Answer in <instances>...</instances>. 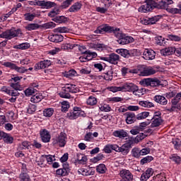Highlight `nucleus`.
<instances>
[{
	"instance_id": "f257e3e1",
	"label": "nucleus",
	"mask_w": 181,
	"mask_h": 181,
	"mask_svg": "<svg viewBox=\"0 0 181 181\" xmlns=\"http://www.w3.org/2000/svg\"><path fill=\"white\" fill-rule=\"evenodd\" d=\"M104 32L114 33L115 37H117V39L116 42L118 43V45H121L122 46H124V45H129V43H134V42H135L134 37L122 33L119 28L110 26L108 25V24H105L104 25L98 27L94 31V33H95L96 35H101L104 33Z\"/></svg>"
},
{
	"instance_id": "f03ea898",
	"label": "nucleus",
	"mask_w": 181,
	"mask_h": 181,
	"mask_svg": "<svg viewBox=\"0 0 181 181\" xmlns=\"http://www.w3.org/2000/svg\"><path fill=\"white\" fill-rule=\"evenodd\" d=\"M145 4H147L148 9L151 11H153L155 8H158V9H167L169 5L173 4V0H161L158 4L153 0H146Z\"/></svg>"
},
{
	"instance_id": "7ed1b4c3",
	"label": "nucleus",
	"mask_w": 181,
	"mask_h": 181,
	"mask_svg": "<svg viewBox=\"0 0 181 181\" xmlns=\"http://www.w3.org/2000/svg\"><path fill=\"white\" fill-rule=\"evenodd\" d=\"M78 117H86V112L78 107H74L73 110L66 114V118L69 119H77Z\"/></svg>"
},
{
	"instance_id": "20e7f679",
	"label": "nucleus",
	"mask_w": 181,
	"mask_h": 181,
	"mask_svg": "<svg viewBox=\"0 0 181 181\" xmlns=\"http://www.w3.org/2000/svg\"><path fill=\"white\" fill-rule=\"evenodd\" d=\"M143 84L145 86H150L151 87H159V86H165L166 81L159 80L158 78H148L142 81Z\"/></svg>"
},
{
	"instance_id": "39448f33",
	"label": "nucleus",
	"mask_w": 181,
	"mask_h": 181,
	"mask_svg": "<svg viewBox=\"0 0 181 181\" xmlns=\"http://www.w3.org/2000/svg\"><path fill=\"white\" fill-rule=\"evenodd\" d=\"M53 145H58L60 148H64L67 144V134L62 132L56 139H53Z\"/></svg>"
},
{
	"instance_id": "423d86ee",
	"label": "nucleus",
	"mask_w": 181,
	"mask_h": 181,
	"mask_svg": "<svg viewBox=\"0 0 181 181\" xmlns=\"http://www.w3.org/2000/svg\"><path fill=\"white\" fill-rule=\"evenodd\" d=\"M20 32V30H7L0 34V37H1L2 39H7L8 40H11V39H13V37L19 36Z\"/></svg>"
},
{
	"instance_id": "0eeeda50",
	"label": "nucleus",
	"mask_w": 181,
	"mask_h": 181,
	"mask_svg": "<svg viewBox=\"0 0 181 181\" xmlns=\"http://www.w3.org/2000/svg\"><path fill=\"white\" fill-rule=\"evenodd\" d=\"M159 70V66H147L143 67V70L140 71V76H146L156 74Z\"/></svg>"
},
{
	"instance_id": "6e6552de",
	"label": "nucleus",
	"mask_w": 181,
	"mask_h": 181,
	"mask_svg": "<svg viewBox=\"0 0 181 181\" xmlns=\"http://www.w3.org/2000/svg\"><path fill=\"white\" fill-rule=\"evenodd\" d=\"M119 175L122 177L120 181H132L134 179V175L129 170L122 169L119 171Z\"/></svg>"
},
{
	"instance_id": "1a4fd4ad",
	"label": "nucleus",
	"mask_w": 181,
	"mask_h": 181,
	"mask_svg": "<svg viewBox=\"0 0 181 181\" xmlns=\"http://www.w3.org/2000/svg\"><path fill=\"white\" fill-rule=\"evenodd\" d=\"M102 60L108 62L111 64H118V62H119V55L114 53L110 54L108 57H103Z\"/></svg>"
},
{
	"instance_id": "9d476101",
	"label": "nucleus",
	"mask_w": 181,
	"mask_h": 181,
	"mask_svg": "<svg viewBox=\"0 0 181 181\" xmlns=\"http://www.w3.org/2000/svg\"><path fill=\"white\" fill-rule=\"evenodd\" d=\"M40 138L42 142L47 143L50 142V139L52 136L50 135V132L47 131L46 129H42L40 131Z\"/></svg>"
},
{
	"instance_id": "9b49d317",
	"label": "nucleus",
	"mask_w": 181,
	"mask_h": 181,
	"mask_svg": "<svg viewBox=\"0 0 181 181\" xmlns=\"http://www.w3.org/2000/svg\"><path fill=\"white\" fill-rule=\"evenodd\" d=\"M159 19H160V16H156L151 18H143L141 22L143 25H155L156 22H158Z\"/></svg>"
},
{
	"instance_id": "f8f14e48",
	"label": "nucleus",
	"mask_w": 181,
	"mask_h": 181,
	"mask_svg": "<svg viewBox=\"0 0 181 181\" xmlns=\"http://www.w3.org/2000/svg\"><path fill=\"white\" fill-rule=\"evenodd\" d=\"M129 148H131L129 144H124L121 147L116 144V152H120L122 155L124 156L129 153Z\"/></svg>"
},
{
	"instance_id": "ddd939ff",
	"label": "nucleus",
	"mask_w": 181,
	"mask_h": 181,
	"mask_svg": "<svg viewBox=\"0 0 181 181\" xmlns=\"http://www.w3.org/2000/svg\"><path fill=\"white\" fill-rule=\"evenodd\" d=\"M156 56V53L153 49H146L143 52V59L144 60H153Z\"/></svg>"
},
{
	"instance_id": "4468645a",
	"label": "nucleus",
	"mask_w": 181,
	"mask_h": 181,
	"mask_svg": "<svg viewBox=\"0 0 181 181\" xmlns=\"http://www.w3.org/2000/svg\"><path fill=\"white\" fill-rule=\"evenodd\" d=\"M49 66H52V61L47 59L40 61L39 63L35 64L34 69L35 70H40L42 69H46V67H49Z\"/></svg>"
},
{
	"instance_id": "2eb2a0df",
	"label": "nucleus",
	"mask_w": 181,
	"mask_h": 181,
	"mask_svg": "<svg viewBox=\"0 0 181 181\" xmlns=\"http://www.w3.org/2000/svg\"><path fill=\"white\" fill-rule=\"evenodd\" d=\"M136 90V85L134 83H124L120 86V91H130L134 93Z\"/></svg>"
},
{
	"instance_id": "dca6fc26",
	"label": "nucleus",
	"mask_w": 181,
	"mask_h": 181,
	"mask_svg": "<svg viewBox=\"0 0 181 181\" xmlns=\"http://www.w3.org/2000/svg\"><path fill=\"white\" fill-rule=\"evenodd\" d=\"M39 6H42V8H44L45 9H50L51 8H54L56 6V3L53 1H38Z\"/></svg>"
},
{
	"instance_id": "f3484780",
	"label": "nucleus",
	"mask_w": 181,
	"mask_h": 181,
	"mask_svg": "<svg viewBox=\"0 0 181 181\" xmlns=\"http://www.w3.org/2000/svg\"><path fill=\"white\" fill-rule=\"evenodd\" d=\"M48 39L49 42H52L53 43H60V42H63L64 37L59 34H52L48 36Z\"/></svg>"
},
{
	"instance_id": "a211bd4d",
	"label": "nucleus",
	"mask_w": 181,
	"mask_h": 181,
	"mask_svg": "<svg viewBox=\"0 0 181 181\" xmlns=\"http://www.w3.org/2000/svg\"><path fill=\"white\" fill-rule=\"evenodd\" d=\"M126 116V122L127 124H134L135 121H136V115H135V113L132 112H127L124 114Z\"/></svg>"
},
{
	"instance_id": "6ab92c4d",
	"label": "nucleus",
	"mask_w": 181,
	"mask_h": 181,
	"mask_svg": "<svg viewBox=\"0 0 181 181\" xmlns=\"http://www.w3.org/2000/svg\"><path fill=\"white\" fill-rule=\"evenodd\" d=\"M78 175H82L83 176H93L95 173V170L93 169H86V168H80L78 170Z\"/></svg>"
},
{
	"instance_id": "aec40b11",
	"label": "nucleus",
	"mask_w": 181,
	"mask_h": 181,
	"mask_svg": "<svg viewBox=\"0 0 181 181\" xmlns=\"http://www.w3.org/2000/svg\"><path fill=\"white\" fill-rule=\"evenodd\" d=\"M153 175V170L152 168H148L146 171L143 173L141 176V181H147L151 176Z\"/></svg>"
},
{
	"instance_id": "412c9836",
	"label": "nucleus",
	"mask_w": 181,
	"mask_h": 181,
	"mask_svg": "<svg viewBox=\"0 0 181 181\" xmlns=\"http://www.w3.org/2000/svg\"><path fill=\"white\" fill-rule=\"evenodd\" d=\"M180 102V100H179V99L174 98L171 101L172 106L170 109H168V111L173 112L175 110H180V105H179Z\"/></svg>"
},
{
	"instance_id": "4be33fe9",
	"label": "nucleus",
	"mask_w": 181,
	"mask_h": 181,
	"mask_svg": "<svg viewBox=\"0 0 181 181\" xmlns=\"http://www.w3.org/2000/svg\"><path fill=\"white\" fill-rule=\"evenodd\" d=\"M166 11L168 12H169V13H173V15H181V2H180L177 6V8H168L167 7V8H165Z\"/></svg>"
},
{
	"instance_id": "5701e85b",
	"label": "nucleus",
	"mask_w": 181,
	"mask_h": 181,
	"mask_svg": "<svg viewBox=\"0 0 181 181\" xmlns=\"http://www.w3.org/2000/svg\"><path fill=\"white\" fill-rule=\"evenodd\" d=\"M113 136L122 139L128 136V133H127V132H125L124 129L116 130L113 132Z\"/></svg>"
},
{
	"instance_id": "b1692460",
	"label": "nucleus",
	"mask_w": 181,
	"mask_h": 181,
	"mask_svg": "<svg viewBox=\"0 0 181 181\" xmlns=\"http://www.w3.org/2000/svg\"><path fill=\"white\" fill-rule=\"evenodd\" d=\"M154 101L158 104H160V105H166L168 104V99L160 95H156L154 97Z\"/></svg>"
},
{
	"instance_id": "393cba45",
	"label": "nucleus",
	"mask_w": 181,
	"mask_h": 181,
	"mask_svg": "<svg viewBox=\"0 0 181 181\" xmlns=\"http://www.w3.org/2000/svg\"><path fill=\"white\" fill-rule=\"evenodd\" d=\"M175 47H168L166 48H164L161 50V54L163 56H170L172 54H174L175 53Z\"/></svg>"
},
{
	"instance_id": "a878e982",
	"label": "nucleus",
	"mask_w": 181,
	"mask_h": 181,
	"mask_svg": "<svg viewBox=\"0 0 181 181\" xmlns=\"http://www.w3.org/2000/svg\"><path fill=\"white\" fill-rule=\"evenodd\" d=\"M43 100V95L40 93H36L35 95H33L30 98L31 103L36 104V103H40Z\"/></svg>"
},
{
	"instance_id": "bb28decb",
	"label": "nucleus",
	"mask_w": 181,
	"mask_h": 181,
	"mask_svg": "<svg viewBox=\"0 0 181 181\" xmlns=\"http://www.w3.org/2000/svg\"><path fill=\"white\" fill-rule=\"evenodd\" d=\"M54 33H70V28L67 27H58L53 30Z\"/></svg>"
},
{
	"instance_id": "cd10ccee",
	"label": "nucleus",
	"mask_w": 181,
	"mask_h": 181,
	"mask_svg": "<svg viewBox=\"0 0 181 181\" xmlns=\"http://www.w3.org/2000/svg\"><path fill=\"white\" fill-rule=\"evenodd\" d=\"M104 151L105 153H111L112 151H117V144H107L105 146Z\"/></svg>"
},
{
	"instance_id": "c85d7f7f",
	"label": "nucleus",
	"mask_w": 181,
	"mask_h": 181,
	"mask_svg": "<svg viewBox=\"0 0 181 181\" xmlns=\"http://www.w3.org/2000/svg\"><path fill=\"white\" fill-rule=\"evenodd\" d=\"M151 121V128H156V127H160L163 122L162 118H152Z\"/></svg>"
},
{
	"instance_id": "c756f323",
	"label": "nucleus",
	"mask_w": 181,
	"mask_h": 181,
	"mask_svg": "<svg viewBox=\"0 0 181 181\" xmlns=\"http://www.w3.org/2000/svg\"><path fill=\"white\" fill-rule=\"evenodd\" d=\"M40 28H42V25H40L37 23H30L25 26V29L29 31L37 30V29H39Z\"/></svg>"
},
{
	"instance_id": "7c9ffc66",
	"label": "nucleus",
	"mask_w": 181,
	"mask_h": 181,
	"mask_svg": "<svg viewBox=\"0 0 181 181\" xmlns=\"http://www.w3.org/2000/svg\"><path fill=\"white\" fill-rule=\"evenodd\" d=\"M29 148H30V142L25 141L18 145V150L23 151V149H29Z\"/></svg>"
},
{
	"instance_id": "2f4dec72",
	"label": "nucleus",
	"mask_w": 181,
	"mask_h": 181,
	"mask_svg": "<svg viewBox=\"0 0 181 181\" xmlns=\"http://www.w3.org/2000/svg\"><path fill=\"white\" fill-rule=\"evenodd\" d=\"M81 4L76 2L74 4H73L69 9V12H77L81 9Z\"/></svg>"
},
{
	"instance_id": "473e14b6",
	"label": "nucleus",
	"mask_w": 181,
	"mask_h": 181,
	"mask_svg": "<svg viewBox=\"0 0 181 181\" xmlns=\"http://www.w3.org/2000/svg\"><path fill=\"white\" fill-rule=\"evenodd\" d=\"M77 160L80 165H86V163H87V156L78 154Z\"/></svg>"
},
{
	"instance_id": "72a5a7b5",
	"label": "nucleus",
	"mask_w": 181,
	"mask_h": 181,
	"mask_svg": "<svg viewBox=\"0 0 181 181\" xmlns=\"http://www.w3.org/2000/svg\"><path fill=\"white\" fill-rule=\"evenodd\" d=\"M145 93H146V89H145L144 88L139 89L138 86H136V89L134 90L133 94H134V95H138L139 97H141L144 95Z\"/></svg>"
},
{
	"instance_id": "f704fd0d",
	"label": "nucleus",
	"mask_w": 181,
	"mask_h": 181,
	"mask_svg": "<svg viewBox=\"0 0 181 181\" xmlns=\"http://www.w3.org/2000/svg\"><path fill=\"white\" fill-rule=\"evenodd\" d=\"M53 21L56 22V23H65V22H67V18L64 16H57L53 18Z\"/></svg>"
},
{
	"instance_id": "c9c22d12",
	"label": "nucleus",
	"mask_w": 181,
	"mask_h": 181,
	"mask_svg": "<svg viewBox=\"0 0 181 181\" xmlns=\"http://www.w3.org/2000/svg\"><path fill=\"white\" fill-rule=\"evenodd\" d=\"M41 28H43V29H53L56 28V23L54 22L45 23L41 25Z\"/></svg>"
},
{
	"instance_id": "e433bc0d",
	"label": "nucleus",
	"mask_w": 181,
	"mask_h": 181,
	"mask_svg": "<svg viewBox=\"0 0 181 181\" xmlns=\"http://www.w3.org/2000/svg\"><path fill=\"white\" fill-rule=\"evenodd\" d=\"M98 103L97 99L94 96H89L86 100V104L88 105H95Z\"/></svg>"
},
{
	"instance_id": "4c0bfd02",
	"label": "nucleus",
	"mask_w": 181,
	"mask_h": 181,
	"mask_svg": "<svg viewBox=\"0 0 181 181\" xmlns=\"http://www.w3.org/2000/svg\"><path fill=\"white\" fill-rule=\"evenodd\" d=\"M36 91V89L33 88V87H30L25 89L24 93L26 97H30V95H33Z\"/></svg>"
},
{
	"instance_id": "58836bf2",
	"label": "nucleus",
	"mask_w": 181,
	"mask_h": 181,
	"mask_svg": "<svg viewBox=\"0 0 181 181\" xmlns=\"http://www.w3.org/2000/svg\"><path fill=\"white\" fill-rule=\"evenodd\" d=\"M61 105L62 112H66V111H69V108H70V103L68 101H62L61 103Z\"/></svg>"
},
{
	"instance_id": "ea45409f",
	"label": "nucleus",
	"mask_w": 181,
	"mask_h": 181,
	"mask_svg": "<svg viewBox=\"0 0 181 181\" xmlns=\"http://www.w3.org/2000/svg\"><path fill=\"white\" fill-rule=\"evenodd\" d=\"M96 171L98 173L104 174L107 172V167L104 164H100L96 167Z\"/></svg>"
},
{
	"instance_id": "a19ab883",
	"label": "nucleus",
	"mask_w": 181,
	"mask_h": 181,
	"mask_svg": "<svg viewBox=\"0 0 181 181\" xmlns=\"http://www.w3.org/2000/svg\"><path fill=\"white\" fill-rule=\"evenodd\" d=\"M3 141L6 144H13V137H12L11 134L6 133V136H4Z\"/></svg>"
},
{
	"instance_id": "79ce46f5",
	"label": "nucleus",
	"mask_w": 181,
	"mask_h": 181,
	"mask_svg": "<svg viewBox=\"0 0 181 181\" xmlns=\"http://www.w3.org/2000/svg\"><path fill=\"white\" fill-rule=\"evenodd\" d=\"M149 117V112H143L141 113H139L136 115V119L141 120V119H145Z\"/></svg>"
},
{
	"instance_id": "37998d69",
	"label": "nucleus",
	"mask_w": 181,
	"mask_h": 181,
	"mask_svg": "<svg viewBox=\"0 0 181 181\" xmlns=\"http://www.w3.org/2000/svg\"><path fill=\"white\" fill-rule=\"evenodd\" d=\"M139 104L141 107H144L146 108H151V107H154L153 103L148 101H140Z\"/></svg>"
},
{
	"instance_id": "c03bdc74",
	"label": "nucleus",
	"mask_w": 181,
	"mask_h": 181,
	"mask_svg": "<svg viewBox=\"0 0 181 181\" xmlns=\"http://www.w3.org/2000/svg\"><path fill=\"white\" fill-rule=\"evenodd\" d=\"M152 160H153V157L147 156L141 160L140 163L141 165H145V163H149L152 162Z\"/></svg>"
},
{
	"instance_id": "a18cd8bd",
	"label": "nucleus",
	"mask_w": 181,
	"mask_h": 181,
	"mask_svg": "<svg viewBox=\"0 0 181 181\" xmlns=\"http://www.w3.org/2000/svg\"><path fill=\"white\" fill-rule=\"evenodd\" d=\"M53 112H54L53 108H47L43 111V115L44 117H50L53 115Z\"/></svg>"
},
{
	"instance_id": "49530a36",
	"label": "nucleus",
	"mask_w": 181,
	"mask_h": 181,
	"mask_svg": "<svg viewBox=\"0 0 181 181\" xmlns=\"http://www.w3.org/2000/svg\"><path fill=\"white\" fill-rule=\"evenodd\" d=\"M139 12H141L142 13H147V12H151V10L148 6V4L146 3L144 5H142L140 8H139Z\"/></svg>"
},
{
	"instance_id": "de8ad7c7",
	"label": "nucleus",
	"mask_w": 181,
	"mask_h": 181,
	"mask_svg": "<svg viewBox=\"0 0 181 181\" xmlns=\"http://www.w3.org/2000/svg\"><path fill=\"white\" fill-rule=\"evenodd\" d=\"M24 18L25 21H29L30 22H32V21H33V19L36 18V14L27 13L24 15Z\"/></svg>"
},
{
	"instance_id": "09e8293b",
	"label": "nucleus",
	"mask_w": 181,
	"mask_h": 181,
	"mask_svg": "<svg viewBox=\"0 0 181 181\" xmlns=\"http://www.w3.org/2000/svg\"><path fill=\"white\" fill-rule=\"evenodd\" d=\"M19 177L20 181H30V177L26 173H21Z\"/></svg>"
},
{
	"instance_id": "8fccbe9b",
	"label": "nucleus",
	"mask_w": 181,
	"mask_h": 181,
	"mask_svg": "<svg viewBox=\"0 0 181 181\" xmlns=\"http://www.w3.org/2000/svg\"><path fill=\"white\" fill-rule=\"evenodd\" d=\"M3 66L8 67V69H11V70H16V68L18 67L16 64L9 62H4Z\"/></svg>"
},
{
	"instance_id": "3c124183",
	"label": "nucleus",
	"mask_w": 181,
	"mask_h": 181,
	"mask_svg": "<svg viewBox=\"0 0 181 181\" xmlns=\"http://www.w3.org/2000/svg\"><path fill=\"white\" fill-rule=\"evenodd\" d=\"M45 155L41 156L40 157H37L35 162L38 166H43V163H45Z\"/></svg>"
},
{
	"instance_id": "603ef678",
	"label": "nucleus",
	"mask_w": 181,
	"mask_h": 181,
	"mask_svg": "<svg viewBox=\"0 0 181 181\" xmlns=\"http://www.w3.org/2000/svg\"><path fill=\"white\" fill-rule=\"evenodd\" d=\"M99 109L100 110V111H103L104 112H110V111H111V107L109 106V105H100L99 106Z\"/></svg>"
},
{
	"instance_id": "864d4df0",
	"label": "nucleus",
	"mask_w": 181,
	"mask_h": 181,
	"mask_svg": "<svg viewBox=\"0 0 181 181\" xmlns=\"http://www.w3.org/2000/svg\"><path fill=\"white\" fill-rule=\"evenodd\" d=\"M68 88L69 90V93H78V91H80V89H78V88H77V86L74 84H71L69 85Z\"/></svg>"
},
{
	"instance_id": "5fc2aeb1",
	"label": "nucleus",
	"mask_w": 181,
	"mask_h": 181,
	"mask_svg": "<svg viewBox=\"0 0 181 181\" xmlns=\"http://www.w3.org/2000/svg\"><path fill=\"white\" fill-rule=\"evenodd\" d=\"M119 53L122 57H125L126 59H129V50L125 49H119Z\"/></svg>"
},
{
	"instance_id": "6e6d98bb",
	"label": "nucleus",
	"mask_w": 181,
	"mask_h": 181,
	"mask_svg": "<svg viewBox=\"0 0 181 181\" xmlns=\"http://www.w3.org/2000/svg\"><path fill=\"white\" fill-rule=\"evenodd\" d=\"M132 155L134 158H139L141 156V150L138 148H134L132 151Z\"/></svg>"
},
{
	"instance_id": "4d7b16f0",
	"label": "nucleus",
	"mask_w": 181,
	"mask_h": 181,
	"mask_svg": "<svg viewBox=\"0 0 181 181\" xmlns=\"http://www.w3.org/2000/svg\"><path fill=\"white\" fill-rule=\"evenodd\" d=\"M56 175L57 176H66L67 170L66 169H63V168H59V169L57 170Z\"/></svg>"
},
{
	"instance_id": "13d9d810",
	"label": "nucleus",
	"mask_w": 181,
	"mask_h": 181,
	"mask_svg": "<svg viewBox=\"0 0 181 181\" xmlns=\"http://www.w3.org/2000/svg\"><path fill=\"white\" fill-rule=\"evenodd\" d=\"M104 78L106 81H111L112 80V69H110L105 74Z\"/></svg>"
},
{
	"instance_id": "bf43d9fd",
	"label": "nucleus",
	"mask_w": 181,
	"mask_h": 181,
	"mask_svg": "<svg viewBox=\"0 0 181 181\" xmlns=\"http://www.w3.org/2000/svg\"><path fill=\"white\" fill-rule=\"evenodd\" d=\"M170 159H171V160H173V162L176 163L177 165H179L181 161L180 157L176 154H173Z\"/></svg>"
},
{
	"instance_id": "052dcab7",
	"label": "nucleus",
	"mask_w": 181,
	"mask_h": 181,
	"mask_svg": "<svg viewBox=\"0 0 181 181\" xmlns=\"http://www.w3.org/2000/svg\"><path fill=\"white\" fill-rule=\"evenodd\" d=\"M30 47V44L28 42L22 43L17 45V49H21V50H25L26 49H29Z\"/></svg>"
},
{
	"instance_id": "680f3d73",
	"label": "nucleus",
	"mask_w": 181,
	"mask_h": 181,
	"mask_svg": "<svg viewBox=\"0 0 181 181\" xmlns=\"http://www.w3.org/2000/svg\"><path fill=\"white\" fill-rule=\"evenodd\" d=\"M156 44L158 45L159 46H163V45H165V38L163 37L162 36L156 37Z\"/></svg>"
},
{
	"instance_id": "e2e57ef3",
	"label": "nucleus",
	"mask_w": 181,
	"mask_h": 181,
	"mask_svg": "<svg viewBox=\"0 0 181 181\" xmlns=\"http://www.w3.org/2000/svg\"><path fill=\"white\" fill-rule=\"evenodd\" d=\"M36 111V105L34 104H30L27 109V112L28 114H33Z\"/></svg>"
},
{
	"instance_id": "0e129e2a",
	"label": "nucleus",
	"mask_w": 181,
	"mask_h": 181,
	"mask_svg": "<svg viewBox=\"0 0 181 181\" xmlns=\"http://www.w3.org/2000/svg\"><path fill=\"white\" fill-rule=\"evenodd\" d=\"M59 12H60V10H59V8H54L52 11H51L48 13V16H49V18H54V16H56L57 15H59Z\"/></svg>"
},
{
	"instance_id": "69168bd1",
	"label": "nucleus",
	"mask_w": 181,
	"mask_h": 181,
	"mask_svg": "<svg viewBox=\"0 0 181 181\" xmlns=\"http://www.w3.org/2000/svg\"><path fill=\"white\" fill-rule=\"evenodd\" d=\"M173 144L175 148V149H179L181 146V141L179 139H175L173 140Z\"/></svg>"
},
{
	"instance_id": "338daca9",
	"label": "nucleus",
	"mask_w": 181,
	"mask_h": 181,
	"mask_svg": "<svg viewBox=\"0 0 181 181\" xmlns=\"http://www.w3.org/2000/svg\"><path fill=\"white\" fill-rule=\"evenodd\" d=\"M107 90H109V91H112V93H117L118 91H121V86H110L107 87Z\"/></svg>"
},
{
	"instance_id": "774afa93",
	"label": "nucleus",
	"mask_w": 181,
	"mask_h": 181,
	"mask_svg": "<svg viewBox=\"0 0 181 181\" xmlns=\"http://www.w3.org/2000/svg\"><path fill=\"white\" fill-rule=\"evenodd\" d=\"M94 47L96 49V50L103 52V50L105 49V45L104 44L98 43L94 45Z\"/></svg>"
}]
</instances>
